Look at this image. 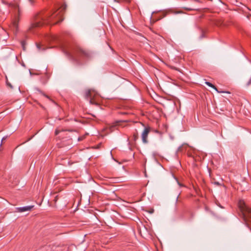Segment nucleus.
Masks as SVG:
<instances>
[{
  "instance_id": "obj_1",
  "label": "nucleus",
  "mask_w": 251,
  "mask_h": 251,
  "mask_svg": "<svg viewBox=\"0 0 251 251\" xmlns=\"http://www.w3.org/2000/svg\"><path fill=\"white\" fill-rule=\"evenodd\" d=\"M57 15L55 14V12L50 15L42 16L39 14H36L31 21L28 30L31 32H33L34 29L42 26L45 23L49 22L50 20L55 18Z\"/></svg>"
},
{
  "instance_id": "obj_2",
  "label": "nucleus",
  "mask_w": 251,
  "mask_h": 251,
  "mask_svg": "<svg viewBox=\"0 0 251 251\" xmlns=\"http://www.w3.org/2000/svg\"><path fill=\"white\" fill-rule=\"evenodd\" d=\"M69 55L72 58L73 60H74L75 61L78 62V63H79V62H80V59L79 58L81 56H84L86 57H90V54L81 49H79L77 50V52L76 55H72L70 53H69Z\"/></svg>"
},
{
  "instance_id": "obj_3",
  "label": "nucleus",
  "mask_w": 251,
  "mask_h": 251,
  "mask_svg": "<svg viewBox=\"0 0 251 251\" xmlns=\"http://www.w3.org/2000/svg\"><path fill=\"white\" fill-rule=\"evenodd\" d=\"M85 97L88 100H89L90 103H95V102L94 101V91L91 90L86 91L85 93Z\"/></svg>"
},
{
  "instance_id": "obj_4",
  "label": "nucleus",
  "mask_w": 251,
  "mask_h": 251,
  "mask_svg": "<svg viewBox=\"0 0 251 251\" xmlns=\"http://www.w3.org/2000/svg\"><path fill=\"white\" fill-rule=\"evenodd\" d=\"M150 127H146L142 133V140L144 143L146 144L148 142L147 137L150 132Z\"/></svg>"
},
{
  "instance_id": "obj_5",
  "label": "nucleus",
  "mask_w": 251,
  "mask_h": 251,
  "mask_svg": "<svg viewBox=\"0 0 251 251\" xmlns=\"http://www.w3.org/2000/svg\"><path fill=\"white\" fill-rule=\"evenodd\" d=\"M33 205L30 206H25L23 207H17L16 209L18 212H23L28 211H30L31 209L33 208Z\"/></svg>"
},
{
  "instance_id": "obj_6",
  "label": "nucleus",
  "mask_w": 251,
  "mask_h": 251,
  "mask_svg": "<svg viewBox=\"0 0 251 251\" xmlns=\"http://www.w3.org/2000/svg\"><path fill=\"white\" fill-rule=\"evenodd\" d=\"M205 83L208 86L213 88L214 90H215L217 92H218V93H220V92L218 91V90H217V88L213 85L211 83L208 82V81H206L205 82Z\"/></svg>"
},
{
  "instance_id": "obj_7",
  "label": "nucleus",
  "mask_w": 251,
  "mask_h": 251,
  "mask_svg": "<svg viewBox=\"0 0 251 251\" xmlns=\"http://www.w3.org/2000/svg\"><path fill=\"white\" fill-rule=\"evenodd\" d=\"M46 38H47V40H48L49 41H55V40H57V37L56 36H53V35L48 36Z\"/></svg>"
},
{
  "instance_id": "obj_8",
  "label": "nucleus",
  "mask_w": 251,
  "mask_h": 251,
  "mask_svg": "<svg viewBox=\"0 0 251 251\" xmlns=\"http://www.w3.org/2000/svg\"><path fill=\"white\" fill-rule=\"evenodd\" d=\"M37 48L39 50H45V48L42 49V46L39 44H36Z\"/></svg>"
},
{
  "instance_id": "obj_9",
  "label": "nucleus",
  "mask_w": 251,
  "mask_h": 251,
  "mask_svg": "<svg viewBox=\"0 0 251 251\" xmlns=\"http://www.w3.org/2000/svg\"><path fill=\"white\" fill-rule=\"evenodd\" d=\"M13 25L14 27L15 28H18V21H14L13 23Z\"/></svg>"
},
{
  "instance_id": "obj_10",
  "label": "nucleus",
  "mask_w": 251,
  "mask_h": 251,
  "mask_svg": "<svg viewBox=\"0 0 251 251\" xmlns=\"http://www.w3.org/2000/svg\"><path fill=\"white\" fill-rule=\"evenodd\" d=\"M28 1H29V2L31 4H32L33 3V0H28Z\"/></svg>"
},
{
  "instance_id": "obj_11",
  "label": "nucleus",
  "mask_w": 251,
  "mask_h": 251,
  "mask_svg": "<svg viewBox=\"0 0 251 251\" xmlns=\"http://www.w3.org/2000/svg\"><path fill=\"white\" fill-rule=\"evenodd\" d=\"M247 211L249 213H251V209L248 208Z\"/></svg>"
},
{
  "instance_id": "obj_12",
  "label": "nucleus",
  "mask_w": 251,
  "mask_h": 251,
  "mask_svg": "<svg viewBox=\"0 0 251 251\" xmlns=\"http://www.w3.org/2000/svg\"><path fill=\"white\" fill-rule=\"evenodd\" d=\"M58 133H59V131H58V130H55V134H56V135H57V134H58Z\"/></svg>"
},
{
  "instance_id": "obj_13",
  "label": "nucleus",
  "mask_w": 251,
  "mask_h": 251,
  "mask_svg": "<svg viewBox=\"0 0 251 251\" xmlns=\"http://www.w3.org/2000/svg\"><path fill=\"white\" fill-rule=\"evenodd\" d=\"M251 83V80H250L248 82L247 85H249Z\"/></svg>"
},
{
  "instance_id": "obj_14",
  "label": "nucleus",
  "mask_w": 251,
  "mask_h": 251,
  "mask_svg": "<svg viewBox=\"0 0 251 251\" xmlns=\"http://www.w3.org/2000/svg\"><path fill=\"white\" fill-rule=\"evenodd\" d=\"M7 85H9L11 88H12V86L10 84L7 83Z\"/></svg>"
},
{
  "instance_id": "obj_15",
  "label": "nucleus",
  "mask_w": 251,
  "mask_h": 251,
  "mask_svg": "<svg viewBox=\"0 0 251 251\" xmlns=\"http://www.w3.org/2000/svg\"><path fill=\"white\" fill-rule=\"evenodd\" d=\"M177 182L178 184L180 186V184L179 183V182L177 180Z\"/></svg>"
},
{
  "instance_id": "obj_16",
  "label": "nucleus",
  "mask_w": 251,
  "mask_h": 251,
  "mask_svg": "<svg viewBox=\"0 0 251 251\" xmlns=\"http://www.w3.org/2000/svg\"><path fill=\"white\" fill-rule=\"evenodd\" d=\"M181 148V147H179V148H178V150H180Z\"/></svg>"
},
{
  "instance_id": "obj_17",
  "label": "nucleus",
  "mask_w": 251,
  "mask_h": 251,
  "mask_svg": "<svg viewBox=\"0 0 251 251\" xmlns=\"http://www.w3.org/2000/svg\"><path fill=\"white\" fill-rule=\"evenodd\" d=\"M29 73H30V75H32V73L30 71H29Z\"/></svg>"
},
{
  "instance_id": "obj_18",
  "label": "nucleus",
  "mask_w": 251,
  "mask_h": 251,
  "mask_svg": "<svg viewBox=\"0 0 251 251\" xmlns=\"http://www.w3.org/2000/svg\"><path fill=\"white\" fill-rule=\"evenodd\" d=\"M78 140H81V139H80V138H78Z\"/></svg>"
}]
</instances>
